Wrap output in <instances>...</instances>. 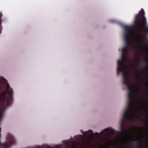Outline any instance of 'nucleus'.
Returning <instances> with one entry per match:
<instances>
[{"mask_svg":"<svg viewBox=\"0 0 148 148\" xmlns=\"http://www.w3.org/2000/svg\"><path fill=\"white\" fill-rule=\"evenodd\" d=\"M139 93H128V101L127 102V107L123 113V118L121 121L120 128L122 133L127 134L129 137L131 136L128 130H125L124 127V124L126 120H129L132 116L133 112L132 109L134 106V103L133 102L135 97L133 94H138ZM148 94V93H145Z\"/></svg>","mask_w":148,"mask_h":148,"instance_id":"f257e3e1","label":"nucleus"},{"mask_svg":"<svg viewBox=\"0 0 148 148\" xmlns=\"http://www.w3.org/2000/svg\"><path fill=\"white\" fill-rule=\"evenodd\" d=\"M125 64L117 65V75L118 77L119 75V73L120 72H122V76L123 78V85L126 86L129 92H133V91L138 88L139 87L138 84H134L131 83H129L128 82V77L127 75V73L125 70ZM145 85L146 87L148 88V82L146 83Z\"/></svg>","mask_w":148,"mask_h":148,"instance_id":"f03ea898","label":"nucleus"},{"mask_svg":"<svg viewBox=\"0 0 148 148\" xmlns=\"http://www.w3.org/2000/svg\"><path fill=\"white\" fill-rule=\"evenodd\" d=\"M145 14L144 10L142 8L138 13L135 16L134 23L138 29H140L142 26L144 27L143 32L148 34V27H145L147 23Z\"/></svg>","mask_w":148,"mask_h":148,"instance_id":"7ed1b4c3","label":"nucleus"},{"mask_svg":"<svg viewBox=\"0 0 148 148\" xmlns=\"http://www.w3.org/2000/svg\"><path fill=\"white\" fill-rule=\"evenodd\" d=\"M12 92L7 80L2 77H0V92Z\"/></svg>","mask_w":148,"mask_h":148,"instance_id":"20e7f679","label":"nucleus"},{"mask_svg":"<svg viewBox=\"0 0 148 148\" xmlns=\"http://www.w3.org/2000/svg\"><path fill=\"white\" fill-rule=\"evenodd\" d=\"M119 24L121 25L124 28L125 31L124 35V38L126 42V45L129 46L130 44V39L129 37L130 34L131 33V27L124 25L122 23L119 22Z\"/></svg>","mask_w":148,"mask_h":148,"instance_id":"39448f33","label":"nucleus"},{"mask_svg":"<svg viewBox=\"0 0 148 148\" xmlns=\"http://www.w3.org/2000/svg\"><path fill=\"white\" fill-rule=\"evenodd\" d=\"M128 46L126 45L124 47L122 48L121 50L122 53L121 56V59L117 61V65L124 64L125 59L129 54Z\"/></svg>","mask_w":148,"mask_h":148,"instance_id":"423d86ee","label":"nucleus"},{"mask_svg":"<svg viewBox=\"0 0 148 148\" xmlns=\"http://www.w3.org/2000/svg\"><path fill=\"white\" fill-rule=\"evenodd\" d=\"M106 131H107L108 132V134H112L114 132V130L111 127H110L106 128L104 129L103 130H102L101 132H100L99 134L97 132H95V133L93 134V135L95 136H98L99 134H103Z\"/></svg>","mask_w":148,"mask_h":148,"instance_id":"0eeeda50","label":"nucleus"},{"mask_svg":"<svg viewBox=\"0 0 148 148\" xmlns=\"http://www.w3.org/2000/svg\"><path fill=\"white\" fill-rule=\"evenodd\" d=\"M2 15L1 13H0V34L1 32V30L2 29V27L1 25L2 23V20L1 17L2 16Z\"/></svg>","mask_w":148,"mask_h":148,"instance_id":"6e6552de","label":"nucleus"},{"mask_svg":"<svg viewBox=\"0 0 148 148\" xmlns=\"http://www.w3.org/2000/svg\"><path fill=\"white\" fill-rule=\"evenodd\" d=\"M146 137L148 138V124L146 125Z\"/></svg>","mask_w":148,"mask_h":148,"instance_id":"1a4fd4ad","label":"nucleus"},{"mask_svg":"<svg viewBox=\"0 0 148 148\" xmlns=\"http://www.w3.org/2000/svg\"><path fill=\"white\" fill-rule=\"evenodd\" d=\"M66 144H67L66 145L65 148H74V147H71V146L69 145V144L68 143V142H66L65 143Z\"/></svg>","mask_w":148,"mask_h":148,"instance_id":"9d476101","label":"nucleus"},{"mask_svg":"<svg viewBox=\"0 0 148 148\" xmlns=\"http://www.w3.org/2000/svg\"><path fill=\"white\" fill-rule=\"evenodd\" d=\"M110 22L112 23H117L116 21L114 20H111L110 21Z\"/></svg>","mask_w":148,"mask_h":148,"instance_id":"9b49d317","label":"nucleus"},{"mask_svg":"<svg viewBox=\"0 0 148 148\" xmlns=\"http://www.w3.org/2000/svg\"><path fill=\"white\" fill-rule=\"evenodd\" d=\"M138 119L140 120H142V121H144V120L143 119H142L140 117H139Z\"/></svg>","mask_w":148,"mask_h":148,"instance_id":"f8f14e48","label":"nucleus"},{"mask_svg":"<svg viewBox=\"0 0 148 148\" xmlns=\"http://www.w3.org/2000/svg\"><path fill=\"white\" fill-rule=\"evenodd\" d=\"M134 127H133L131 129H132V128L133 129V128H134ZM135 127L136 128H140V127H139L137 126Z\"/></svg>","mask_w":148,"mask_h":148,"instance_id":"ddd939ff","label":"nucleus"},{"mask_svg":"<svg viewBox=\"0 0 148 148\" xmlns=\"http://www.w3.org/2000/svg\"><path fill=\"white\" fill-rule=\"evenodd\" d=\"M146 122L148 123V118H147L146 119Z\"/></svg>","mask_w":148,"mask_h":148,"instance_id":"4468645a","label":"nucleus"},{"mask_svg":"<svg viewBox=\"0 0 148 148\" xmlns=\"http://www.w3.org/2000/svg\"><path fill=\"white\" fill-rule=\"evenodd\" d=\"M89 131L91 132L92 134L93 133V132L92 130H89Z\"/></svg>","mask_w":148,"mask_h":148,"instance_id":"2eb2a0df","label":"nucleus"},{"mask_svg":"<svg viewBox=\"0 0 148 148\" xmlns=\"http://www.w3.org/2000/svg\"><path fill=\"white\" fill-rule=\"evenodd\" d=\"M80 131H81V133H82V134H83V132L82 131V130H81Z\"/></svg>","mask_w":148,"mask_h":148,"instance_id":"dca6fc26","label":"nucleus"},{"mask_svg":"<svg viewBox=\"0 0 148 148\" xmlns=\"http://www.w3.org/2000/svg\"><path fill=\"white\" fill-rule=\"evenodd\" d=\"M146 148H148V144L147 145L146 147Z\"/></svg>","mask_w":148,"mask_h":148,"instance_id":"f3484780","label":"nucleus"}]
</instances>
